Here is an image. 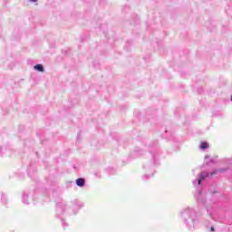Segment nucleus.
<instances>
[{"label":"nucleus","instance_id":"f257e3e1","mask_svg":"<svg viewBox=\"0 0 232 232\" xmlns=\"http://www.w3.org/2000/svg\"><path fill=\"white\" fill-rule=\"evenodd\" d=\"M76 184L80 188H82V186H84V179L79 178L78 179H76Z\"/></svg>","mask_w":232,"mask_h":232},{"label":"nucleus","instance_id":"f03ea898","mask_svg":"<svg viewBox=\"0 0 232 232\" xmlns=\"http://www.w3.org/2000/svg\"><path fill=\"white\" fill-rule=\"evenodd\" d=\"M209 148V144L206 141H201L200 149L201 150H208Z\"/></svg>","mask_w":232,"mask_h":232},{"label":"nucleus","instance_id":"7ed1b4c3","mask_svg":"<svg viewBox=\"0 0 232 232\" xmlns=\"http://www.w3.org/2000/svg\"><path fill=\"white\" fill-rule=\"evenodd\" d=\"M34 70H37V72H44V67H43V64H36Z\"/></svg>","mask_w":232,"mask_h":232},{"label":"nucleus","instance_id":"20e7f679","mask_svg":"<svg viewBox=\"0 0 232 232\" xmlns=\"http://www.w3.org/2000/svg\"><path fill=\"white\" fill-rule=\"evenodd\" d=\"M208 177V173H206V172H202L201 174H200V179L201 180H204V179H206Z\"/></svg>","mask_w":232,"mask_h":232},{"label":"nucleus","instance_id":"39448f33","mask_svg":"<svg viewBox=\"0 0 232 232\" xmlns=\"http://www.w3.org/2000/svg\"><path fill=\"white\" fill-rule=\"evenodd\" d=\"M198 186H200V184H202V179H198Z\"/></svg>","mask_w":232,"mask_h":232},{"label":"nucleus","instance_id":"423d86ee","mask_svg":"<svg viewBox=\"0 0 232 232\" xmlns=\"http://www.w3.org/2000/svg\"><path fill=\"white\" fill-rule=\"evenodd\" d=\"M31 3H37V0H30Z\"/></svg>","mask_w":232,"mask_h":232},{"label":"nucleus","instance_id":"0eeeda50","mask_svg":"<svg viewBox=\"0 0 232 232\" xmlns=\"http://www.w3.org/2000/svg\"><path fill=\"white\" fill-rule=\"evenodd\" d=\"M211 231H215V227H211Z\"/></svg>","mask_w":232,"mask_h":232}]
</instances>
